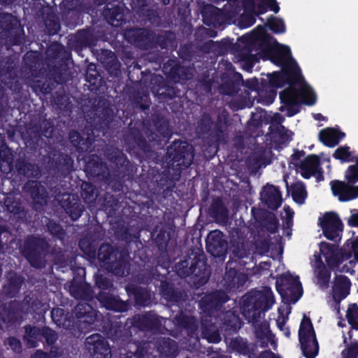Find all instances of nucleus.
Instances as JSON below:
<instances>
[{
	"mask_svg": "<svg viewBox=\"0 0 358 358\" xmlns=\"http://www.w3.org/2000/svg\"><path fill=\"white\" fill-rule=\"evenodd\" d=\"M290 50L288 47L279 46L277 56L273 58V62L282 65L284 76L291 84V86L280 94L282 101L287 104H294L299 101L313 105L315 102V95L301 76L299 69L295 62L289 59Z\"/></svg>",
	"mask_w": 358,
	"mask_h": 358,
	"instance_id": "f257e3e1",
	"label": "nucleus"
},
{
	"mask_svg": "<svg viewBox=\"0 0 358 358\" xmlns=\"http://www.w3.org/2000/svg\"><path fill=\"white\" fill-rule=\"evenodd\" d=\"M274 303L273 293L270 288L255 291L243 299V313L250 322H253L257 338H267L270 334L268 324L260 321L262 314L270 308Z\"/></svg>",
	"mask_w": 358,
	"mask_h": 358,
	"instance_id": "f03ea898",
	"label": "nucleus"
},
{
	"mask_svg": "<svg viewBox=\"0 0 358 358\" xmlns=\"http://www.w3.org/2000/svg\"><path fill=\"white\" fill-rule=\"evenodd\" d=\"M276 287L284 300L295 303L302 294V287L298 277L290 273L284 274L276 282Z\"/></svg>",
	"mask_w": 358,
	"mask_h": 358,
	"instance_id": "7ed1b4c3",
	"label": "nucleus"
},
{
	"mask_svg": "<svg viewBox=\"0 0 358 358\" xmlns=\"http://www.w3.org/2000/svg\"><path fill=\"white\" fill-rule=\"evenodd\" d=\"M299 341L301 350L304 355L308 358H313L317 354L318 345L315 339L310 320L303 317L301 321L299 331Z\"/></svg>",
	"mask_w": 358,
	"mask_h": 358,
	"instance_id": "20e7f679",
	"label": "nucleus"
},
{
	"mask_svg": "<svg viewBox=\"0 0 358 358\" xmlns=\"http://www.w3.org/2000/svg\"><path fill=\"white\" fill-rule=\"evenodd\" d=\"M320 224L324 236L330 240L340 238L343 224L336 213H327L320 219Z\"/></svg>",
	"mask_w": 358,
	"mask_h": 358,
	"instance_id": "39448f33",
	"label": "nucleus"
},
{
	"mask_svg": "<svg viewBox=\"0 0 358 358\" xmlns=\"http://www.w3.org/2000/svg\"><path fill=\"white\" fill-rule=\"evenodd\" d=\"M86 347L93 358H110V349L105 339L98 334L88 336Z\"/></svg>",
	"mask_w": 358,
	"mask_h": 358,
	"instance_id": "423d86ee",
	"label": "nucleus"
},
{
	"mask_svg": "<svg viewBox=\"0 0 358 358\" xmlns=\"http://www.w3.org/2000/svg\"><path fill=\"white\" fill-rule=\"evenodd\" d=\"M206 248L208 252L214 257H221L226 254L227 243L223 234L215 230L209 233L206 240Z\"/></svg>",
	"mask_w": 358,
	"mask_h": 358,
	"instance_id": "0eeeda50",
	"label": "nucleus"
},
{
	"mask_svg": "<svg viewBox=\"0 0 358 358\" xmlns=\"http://www.w3.org/2000/svg\"><path fill=\"white\" fill-rule=\"evenodd\" d=\"M174 148L171 147L168 150V154L170 157L173 155V164L176 163V166H189L193 160L192 148L187 145L180 148L178 143H175Z\"/></svg>",
	"mask_w": 358,
	"mask_h": 358,
	"instance_id": "6e6552de",
	"label": "nucleus"
},
{
	"mask_svg": "<svg viewBox=\"0 0 358 358\" xmlns=\"http://www.w3.org/2000/svg\"><path fill=\"white\" fill-rule=\"evenodd\" d=\"M261 200L268 208L275 210L280 207L282 203V196L277 187L267 185L261 192Z\"/></svg>",
	"mask_w": 358,
	"mask_h": 358,
	"instance_id": "1a4fd4ad",
	"label": "nucleus"
},
{
	"mask_svg": "<svg viewBox=\"0 0 358 358\" xmlns=\"http://www.w3.org/2000/svg\"><path fill=\"white\" fill-rule=\"evenodd\" d=\"M331 189L334 194L341 201H348L358 196V186H350L344 182H332Z\"/></svg>",
	"mask_w": 358,
	"mask_h": 358,
	"instance_id": "9d476101",
	"label": "nucleus"
},
{
	"mask_svg": "<svg viewBox=\"0 0 358 358\" xmlns=\"http://www.w3.org/2000/svg\"><path fill=\"white\" fill-rule=\"evenodd\" d=\"M351 283L350 280L344 275H338L335 278L332 287V295L336 302H340L345 298L350 289Z\"/></svg>",
	"mask_w": 358,
	"mask_h": 358,
	"instance_id": "9b49d317",
	"label": "nucleus"
},
{
	"mask_svg": "<svg viewBox=\"0 0 358 358\" xmlns=\"http://www.w3.org/2000/svg\"><path fill=\"white\" fill-rule=\"evenodd\" d=\"M320 250L329 266H335L340 262L341 255L337 246L328 243H321Z\"/></svg>",
	"mask_w": 358,
	"mask_h": 358,
	"instance_id": "f8f14e48",
	"label": "nucleus"
},
{
	"mask_svg": "<svg viewBox=\"0 0 358 358\" xmlns=\"http://www.w3.org/2000/svg\"><path fill=\"white\" fill-rule=\"evenodd\" d=\"M319 167V159L315 155H310L300 162L297 167V171L306 178L314 175Z\"/></svg>",
	"mask_w": 358,
	"mask_h": 358,
	"instance_id": "ddd939ff",
	"label": "nucleus"
},
{
	"mask_svg": "<svg viewBox=\"0 0 358 358\" xmlns=\"http://www.w3.org/2000/svg\"><path fill=\"white\" fill-rule=\"evenodd\" d=\"M75 315L82 319L83 322L92 323L96 319V313L90 306L85 303H80L75 308Z\"/></svg>",
	"mask_w": 358,
	"mask_h": 358,
	"instance_id": "4468645a",
	"label": "nucleus"
},
{
	"mask_svg": "<svg viewBox=\"0 0 358 358\" xmlns=\"http://www.w3.org/2000/svg\"><path fill=\"white\" fill-rule=\"evenodd\" d=\"M99 301L107 309L120 312L127 310V304L114 296L101 294Z\"/></svg>",
	"mask_w": 358,
	"mask_h": 358,
	"instance_id": "2eb2a0df",
	"label": "nucleus"
},
{
	"mask_svg": "<svg viewBox=\"0 0 358 358\" xmlns=\"http://www.w3.org/2000/svg\"><path fill=\"white\" fill-rule=\"evenodd\" d=\"M342 135L332 129L322 130L320 133V140L328 146H334L338 143Z\"/></svg>",
	"mask_w": 358,
	"mask_h": 358,
	"instance_id": "dca6fc26",
	"label": "nucleus"
},
{
	"mask_svg": "<svg viewBox=\"0 0 358 358\" xmlns=\"http://www.w3.org/2000/svg\"><path fill=\"white\" fill-rule=\"evenodd\" d=\"M157 350L162 356H172L176 352L177 345L175 341L169 338H164L159 342Z\"/></svg>",
	"mask_w": 358,
	"mask_h": 358,
	"instance_id": "f3484780",
	"label": "nucleus"
},
{
	"mask_svg": "<svg viewBox=\"0 0 358 358\" xmlns=\"http://www.w3.org/2000/svg\"><path fill=\"white\" fill-rule=\"evenodd\" d=\"M103 13L108 23L114 27L120 26L123 21V15L119 12V9L117 8H107Z\"/></svg>",
	"mask_w": 358,
	"mask_h": 358,
	"instance_id": "a211bd4d",
	"label": "nucleus"
},
{
	"mask_svg": "<svg viewBox=\"0 0 358 358\" xmlns=\"http://www.w3.org/2000/svg\"><path fill=\"white\" fill-rule=\"evenodd\" d=\"M293 199L298 203L302 204L307 196V192L302 182H296L291 186Z\"/></svg>",
	"mask_w": 358,
	"mask_h": 358,
	"instance_id": "6ab92c4d",
	"label": "nucleus"
},
{
	"mask_svg": "<svg viewBox=\"0 0 358 358\" xmlns=\"http://www.w3.org/2000/svg\"><path fill=\"white\" fill-rule=\"evenodd\" d=\"M0 157L1 162L0 163V169L3 172H9L12 170V155L9 149L4 148L0 151Z\"/></svg>",
	"mask_w": 358,
	"mask_h": 358,
	"instance_id": "aec40b11",
	"label": "nucleus"
},
{
	"mask_svg": "<svg viewBox=\"0 0 358 358\" xmlns=\"http://www.w3.org/2000/svg\"><path fill=\"white\" fill-rule=\"evenodd\" d=\"M41 335H43V332L39 329L31 327H27L24 338L27 340L29 347H35L36 340Z\"/></svg>",
	"mask_w": 358,
	"mask_h": 358,
	"instance_id": "412c9836",
	"label": "nucleus"
},
{
	"mask_svg": "<svg viewBox=\"0 0 358 358\" xmlns=\"http://www.w3.org/2000/svg\"><path fill=\"white\" fill-rule=\"evenodd\" d=\"M346 316L352 327L358 329V306L356 304L349 306Z\"/></svg>",
	"mask_w": 358,
	"mask_h": 358,
	"instance_id": "4be33fe9",
	"label": "nucleus"
},
{
	"mask_svg": "<svg viewBox=\"0 0 358 358\" xmlns=\"http://www.w3.org/2000/svg\"><path fill=\"white\" fill-rule=\"evenodd\" d=\"M113 248L109 245H103L100 247L98 252V259L102 262L107 263L112 259Z\"/></svg>",
	"mask_w": 358,
	"mask_h": 358,
	"instance_id": "5701e85b",
	"label": "nucleus"
},
{
	"mask_svg": "<svg viewBox=\"0 0 358 358\" xmlns=\"http://www.w3.org/2000/svg\"><path fill=\"white\" fill-rule=\"evenodd\" d=\"M345 178L349 182H358V159L356 165L350 166L345 172Z\"/></svg>",
	"mask_w": 358,
	"mask_h": 358,
	"instance_id": "b1692460",
	"label": "nucleus"
},
{
	"mask_svg": "<svg viewBox=\"0 0 358 358\" xmlns=\"http://www.w3.org/2000/svg\"><path fill=\"white\" fill-rule=\"evenodd\" d=\"M346 248L351 252L353 256L354 260L358 262V238H352L348 240L346 243Z\"/></svg>",
	"mask_w": 358,
	"mask_h": 358,
	"instance_id": "393cba45",
	"label": "nucleus"
},
{
	"mask_svg": "<svg viewBox=\"0 0 358 358\" xmlns=\"http://www.w3.org/2000/svg\"><path fill=\"white\" fill-rule=\"evenodd\" d=\"M349 149L350 148L346 146L338 148L334 154V157L342 161H349L351 156Z\"/></svg>",
	"mask_w": 358,
	"mask_h": 358,
	"instance_id": "a878e982",
	"label": "nucleus"
},
{
	"mask_svg": "<svg viewBox=\"0 0 358 358\" xmlns=\"http://www.w3.org/2000/svg\"><path fill=\"white\" fill-rule=\"evenodd\" d=\"M143 318L145 321V325L149 328H155L159 323L162 324L163 322L164 324H166L167 322L166 320L164 318H158L154 315L144 316Z\"/></svg>",
	"mask_w": 358,
	"mask_h": 358,
	"instance_id": "bb28decb",
	"label": "nucleus"
},
{
	"mask_svg": "<svg viewBox=\"0 0 358 358\" xmlns=\"http://www.w3.org/2000/svg\"><path fill=\"white\" fill-rule=\"evenodd\" d=\"M265 37V29L262 27H258L249 36V41L250 43H256L262 41Z\"/></svg>",
	"mask_w": 358,
	"mask_h": 358,
	"instance_id": "cd10ccee",
	"label": "nucleus"
},
{
	"mask_svg": "<svg viewBox=\"0 0 358 358\" xmlns=\"http://www.w3.org/2000/svg\"><path fill=\"white\" fill-rule=\"evenodd\" d=\"M214 300L215 301H212V306L214 304L216 305L218 303H224L228 300L227 296L224 292H216L210 296H208L206 298L205 301H212Z\"/></svg>",
	"mask_w": 358,
	"mask_h": 358,
	"instance_id": "c85d7f7f",
	"label": "nucleus"
},
{
	"mask_svg": "<svg viewBox=\"0 0 358 358\" xmlns=\"http://www.w3.org/2000/svg\"><path fill=\"white\" fill-rule=\"evenodd\" d=\"M95 193L92 187L89 184H85L83 187V192L82 193V196L87 202H92L95 198Z\"/></svg>",
	"mask_w": 358,
	"mask_h": 358,
	"instance_id": "c756f323",
	"label": "nucleus"
},
{
	"mask_svg": "<svg viewBox=\"0 0 358 358\" xmlns=\"http://www.w3.org/2000/svg\"><path fill=\"white\" fill-rule=\"evenodd\" d=\"M203 337L210 343H218L220 341V336L215 330L210 331L208 329H204L203 331Z\"/></svg>",
	"mask_w": 358,
	"mask_h": 358,
	"instance_id": "7c9ffc66",
	"label": "nucleus"
},
{
	"mask_svg": "<svg viewBox=\"0 0 358 358\" xmlns=\"http://www.w3.org/2000/svg\"><path fill=\"white\" fill-rule=\"evenodd\" d=\"M358 354V344H352L343 352V358H357Z\"/></svg>",
	"mask_w": 358,
	"mask_h": 358,
	"instance_id": "2f4dec72",
	"label": "nucleus"
},
{
	"mask_svg": "<svg viewBox=\"0 0 358 358\" xmlns=\"http://www.w3.org/2000/svg\"><path fill=\"white\" fill-rule=\"evenodd\" d=\"M270 29L276 33L283 32L285 29V26L279 20H273L269 23Z\"/></svg>",
	"mask_w": 358,
	"mask_h": 358,
	"instance_id": "473e14b6",
	"label": "nucleus"
},
{
	"mask_svg": "<svg viewBox=\"0 0 358 358\" xmlns=\"http://www.w3.org/2000/svg\"><path fill=\"white\" fill-rule=\"evenodd\" d=\"M32 245L30 243H27L26 244V246H25V249H24V254L27 258V259L29 260V262H30V264L35 266V267H39L41 265L39 264H38L34 259V257H33V255L31 253V252L29 251V250H31Z\"/></svg>",
	"mask_w": 358,
	"mask_h": 358,
	"instance_id": "72a5a7b5",
	"label": "nucleus"
},
{
	"mask_svg": "<svg viewBox=\"0 0 358 358\" xmlns=\"http://www.w3.org/2000/svg\"><path fill=\"white\" fill-rule=\"evenodd\" d=\"M51 315L52 317V320L55 321L56 324L58 325H62V318L64 315V311L62 309L60 308H55L51 311Z\"/></svg>",
	"mask_w": 358,
	"mask_h": 358,
	"instance_id": "f704fd0d",
	"label": "nucleus"
},
{
	"mask_svg": "<svg viewBox=\"0 0 358 358\" xmlns=\"http://www.w3.org/2000/svg\"><path fill=\"white\" fill-rule=\"evenodd\" d=\"M43 335L46 338L48 343H53L56 341V335L53 331L49 329L43 330Z\"/></svg>",
	"mask_w": 358,
	"mask_h": 358,
	"instance_id": "c9c22d12",
	"label": "nucleus"
},
{
	"mask_svg": "<svg viewBox=\"0 0 358 358\" xmlns=\"http://www.w3.org/2000/svg\"><path fill=\"white\" fill-rule=\"evenodd\" d=\"M8 344L9 346L15 352L20 351L21 348V344L19 340L15 338H10L8 339Z\"/></svg>",
	"mask_w": 358,
	"mask_h": 358,
	"instance_id": "e433bc0d",
	"label": "nucleus"
},
{
	"mask_svg": "<svg viewBox=\"0 0 358 358\" xmlns=\"http://www.w3.org/2000/svg\"><path fill=\"white\" fill-rule=\"evenodd\" d=\"M268 220L270 221L269 224L266 227L268 230L271 232H274L278 228V222L277 220L273 214H270L268 216Z\"/></svg>",
	"mask_w": 358,
	"mask_h": 358,
	"instance_id": "4c0bfd02",
	"label": "nucleus"
},
{
	"mask_svg": "<svg viewBox=\"0 0 358 358\" xmlns=\"http://www.w3.org/2000/svg\"><path fill=\"white\" fill-rule=\"evenodd\" d=\"M236 344L240 345V347H237V348H236L237 351L240 352L241 353H242L243 355L247 353L246 344L244 341H235L234 344V348H236V346H235Z\"/></svg>",
	"mask_w": 358,
	"mask_h": 358,
	"instance_id": "58836bf2",
	"label": "nucleus"
},
{
	"mask_svg": "<svg viewBox=\"0 0 358 358\" xmlns=\"http://www.w3.org/2000/svg\"><path fill=\"white\" fill-rule=\"evenodd\" d=\"M70 139L72 143H73L74 145H77L80 143V136L79 134L76 131H72L70 134Z\"/></svg>",
	"mask_w": 358,
	"mask_h": 358,
	"instance_id": "ea45409f",
	"label": "nucleus"
},
{
	"mask_svg": "<svg viewBox=\"0 0 358 358\" xmlns=\"http://www.w3.org/2000/svg\"><path fill=\"white\" fill-rule=\"evenodd\" d=\"M267 3L272 10H273L275 13L278 12L279 7L277 6L275 0H267Z\"/></svg>",
	"mask_w": 358,
	"mask_h": 358,
	"instance_id": "a19ab883",
	"label": "nucleus"
},
{
	"mask_svg": "<svg viewBox=\"0 0 358 358\" xmlns=\"http://www.w3.org/2000/svg\"><path fill=\"white\" fill-rule=\"evenodd\" d=\"M31 196L36 203H42L45 201V196L43 194H41V196H38L36 194H35L34 191L31 192Z\"/></svg>",
	"mask_w": 358,
	"mask_h": 358,
	"instance_id": "79ce46f5",
	"label": "nucleus"
},
{
	"mask_svg": "<svg viewBox=\"0 0 358 358\" xmlns=\"http://www.w3.org/2000/svg\"><path fill=\"white\" fill-rule=\"evenodd\" d=\"M348 222L352 226H358V213L352 215Z\"/></svg>",
	"mask_w": 358,
	"mask_h": 358,
	"instance_id": "37998d69",
	"label": "nucleus"
},
{
	"mask_svg": "<svg viewBox=\"0 0 358 358\" xmlns=\"http://www.w3.org/2000/svg\"><path fill=\"white\" fill-rule=\"evenodd\" d=\"M31 358H48V356L41 351H37Z\"/></svg>",
	"mask_w": 358,
	"mask_h": 358,
	"instance_id": "c03bdc74",
	"label": "nucleus"
},
{
	"mask_svg": "<svg viewBox=\"0 0 358 358\" xmlns=\"http://www.w3.org/2000/svg\"><path fill=\"white\" fill-rule=\"evenodd\" d=\"M5 205L7 207V209L10 211V212H15V208L17 207V204L16 203L15 206H10L9 203H8V200L5 201Z\"/></svg>",
	"mask_w": 358,
	"mask_h": 358,
	"instance_id": "a18cd8bd",
	"label": "nucleus"
},
{
	"mask_svg": "<svg viewBox=\"0 0 358 358\" xmlns=\"http://www.w3.org/2000/svg\"><path fill=\"white\" fill-rule=\"evenodd\" d=\"M261 358H275V357L272 352H266L262 355Z\"/></svg>",
	"mask_w": 358,
	"mask_h": 358,
	"instance_id": "49530a36",
	"label": "nucleus"
},
{
	"mask_svg": "<svg viewBox=\"0 0 358 358\" xmlns=\"http://www.w3.org/2000/svg\"><path fill=\"white\" fill-rule=\"evenodd\" d=\"M134 33V31H128L125 33V37L129 38V37ZM130 42H133L134 41L131 39H128Z\"/></svg>",
	"mask_w": 358,
	"mask_h": 358,
	"instance_id": "de8ad7c7",
	"label": "nucleus"
},
{
	"mask_svg": "<svg viewBox=\"0 0 358 358\" xmlns=\"http://www.w3.org/2000/svg\"><path fill=\"white\" fill-rule=\"evenodd\" d=\"M136 301L137 302L140 304V305H143V306H145L148 304V303L145 301H142L141 299H140V297L138 295H136Z\"/></svg>",
	"mask_w": 358,
	"mask_h": 358,
	"instance_id": "09e8293b",
	"label": "nucleus"
},
{
	"mask_svg": "<svg viewBox=\"0 0 358 358\" xmlns=\"http://www.w3.org/2000/svg\"><path fill=\"white\" fill-rule=\"evenodd\" d=\"M296 112H297L296 110H294L293 112H288V115L292 116V115H294Z\"/></svg>",
	"mask_w": 358,
	"mask_h": 358,
	"instance_id": "8fccbe9b",
	"label": "nucleus"
},
{
	"mask_svg": "<svg viewBox=\"0 0 358 358\" xmlns=\"http://www.w3.org/2000/svg\"><path fill=\"white\" fill-rule=\"evenodd\" d=\"M32 187H37V189L39 191V188L37 187V184L35 183L34 182H32Z\"/></svg>",
	"mask_w": 358,
	"mask_h": 358,
	"instance_id": "3c124183",
	"label": "nucleus"
},
{
	"mask_svg": "<svg viewBox=\"0 0 358 358\" xmlns=\"http://www.w3.org/2000/svg\"><path fill=\"white\" fill-rule=\"evenodd\" d=\"M284 210H289V208H284Z\"/></svg>",
	"mask_w": 358,
	"mask_h": 358,
	"instance_id": "603ef678",
	"label": "nucleus"
},
{
	"mask_svg": "<svg viewBox=\"0 0 358 358\" xmlns=\"http://www.w3.org/2000/svg\"><path fill=\"white\" fill-rule=\"evenodd\" d=\"M129 358H130V357H129Z\"/></svg>",
	"mask_w": 358,
	"mask_h": 358,
	"instance_id": "864d4df0",
	"label": "nucleus"
}]
</instances>
